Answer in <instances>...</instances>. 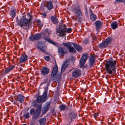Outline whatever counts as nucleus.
I'll use <instances>...</instances> for the list:
<instances>
[{"instance_id":"nucleus-1","label":"nucleus","mask_w":125,"mask_h":125,"mask_svg":"<svg viewBox=\"0 0 125 125\" xmlns=\"http://www.w3.org/2000/svg\"><path fill=\"white\" fill-rule=\"evenodd\" d=\"M32 16L30 14L23 16L20 20L18 21L17 25L21 27H26L27 28H29L31 24V21Z\"/></svg>"},{"instance_id":"nucleus-2","label":"nucleus","mask_w":125,"mask_h":125,"mask_svg":"<svg viewBox=\"0 0 125 125\" xmlns=\"http://www.w3.org/2000/svg\"><path fill=\"white\" fill-rule=\"evenodd\" d=\"M62 44L63 46L68 49L69 51L72 53L73 54L76 52L74 48L73 47H72V44L78 52H81L82 51L83 48L80 45L77 44L76 43L68 42H63Z\"/></svg>"},{"instance_id":"nucleus-3","label":"nucleus","mask_w":125,"mask_h":125,"mask_svg":"<svg viewBox=\"0 0 125 125\" xmlns=\"http://www.w3.org/2000/svg\"><path fill=\"white\" fill-rule=\"evenodd\" d=\"M116 63V60H113L108 61L106 62L105 65V68L107 73L111 74L115 72Z\"/></svg>"},{"instance_id":"nucleus-4","label":"nucleus","mask_w":125,"mask_h":125,"mask_svg":"<svg viewBox=\"0 0 125 125\" xmlns=\"http://www.w3.org/2000/svg\"><path fill=\"white\" fill-rule=\"evenodd\" d=\"M42 108V106L41 105H39L36 109V113L35 109L32 108L31 109L30 111V113L31 115H32V119L35 120L40 115Z\"/></svg>"},{"instance_id":"nucleus-5","label":"nucleus","mask_w":125,"mask_h":125,"mask_svg":"<svg viewBox=\"0 0 125 125\" xmlns=\"http://www.w3.org/2000/svg\"><path fill=\"white\" fill-rule=\"evenodd\" d=\"M66 27L65 24H59V28L56 29L57 33H59V35L60 36H65L66 34L65 33V29Z\"/></svg>"},{"instance_id":"nucleus-6","label":"nucleus","mask_w":125,"mask_h":125,"mask_svg":"<svg viewBox=\"0 0 125 125\" xmlns=\"http://www.w3.org/2000/svg\"><path fill=\"white\" fill-rule=\"evenodd\" d=\"M44 31L45 33L48 34V35H47V37H46V34H45L44 32L42 33V34H43L44 36V39L46 41L50 42V43H51L54 45L55 46H57L58 44H57L48 37H49V35L51 33V31L48 30V29H46L44 30Z\"/></svg>"},{"instance_id":"nucleus-7","label":"nucleus","mask_w":125,"mask_h":125,"mask_svg":"<svg viewBox=\"0 0 125 125\" xmlns=\"http://www.w3.org/2000/svg\"><path fill=\"white\" fill-rule=\"evenodd\" d=\"M77 116V114L76 113L73 111L69 112L67 116V118L69 121L67 124L70 125L73 119H75Z\"/></svg>"},{"instance_id":"nucleus-8","label":"nucleus","mask_w":125,"mask_h":125,"mask_svg":"<svg viewBox=\"0 0 125 125\" xmlns=\"http://www.w3.org/2000/svg\"><path fill=\"white\" fill-rule=\"evenodd\" d=\"M88 57V54L87 53L83 54L80 60L79 66L81 68H83L84 65Z\"/></svg>"},{"instance_id":"nucleus-9","label":"nucleus","mask_w":125,"mask_h":125,"mask_svg":"<svg viewBox=\"0 0 125 125\" xmlns=\"http://www.w3.org/2000/svg\"><path fill=\"white\" fill-rule=\"evenodd\" d=\"M112 41L111 38L108 37L102 43L99 44L98 45V47L101 49L106 48L108 45L111 43Z\"/></svg>"},{"instance_id":"nucleus-10","label":"nucleus","mask_w":125,"mask_h":125,"mask_svg":"<svg viewBox=\"0 0 125 125\" xmlns=\"http://www.w3.org/2000/svg\"><path fill=\"white\" fill-rule=\"evenodd\" d=\"M47 90L46 89L45 90L42 96L40 95L37 97L36 101L37 102L40 103L42 101V102H45L47 95Z\"/></svg>"},{"instance_id":"nucleus-11","label":"nucleus","mask_w":125,"mask_h":125,"mask_svg":"<svg viewBox=\"0 0 125 125\" xmlns=\"http://www.w3.org/2000/svg\"><path fill=\"white\" fill-rule=\"evenodd\" d=\"M82 74L81 70L79 69H76L73 70L72 73V77L77 78L80 77Z\"/></svg>"},{"instance_id":"nucleus-12","label":"nucleus","mask_w":125,"mask_h":125,"mask_svg":"<svg viewBox=\"0 0 125 125\" xmlns=\"http://www.w3.org/2000/svg\"><path fill=\"white\" fill-rule=\"evenodd\" d=\"M41 37V34L38 33L33 35H31L29 37V39L31 41H33L39 40Z\"/></svg>"},{"instance_id":"nucleus-13","label":"nucleus","mask_w":125,"mask_h":125,"mask_svg":"<svg viewBox=\"0 0 125 125\" xmlns=\"http://www.w3.org/2000/svg\"><path fill=\"white\" fill-rule=\"evenodd\" d=\"M51 104L50 101H48L44 104L42 110V113L43 114H45L48 111L50 108Z\"/></svg>"},{"instance_id":"nucleus-14","label":"nucleus","mask_w":125,"mask_h":125,"mask_svg":"<svg viewBox=\"0 0 125 125\" xmlns=\"http://www.w3.org/2000/svg\"><path fill=\"white\" fill-rule=\"evenodd\" d=\"M72 11L77 14L76 15L81 16L82 15V13L80 10V7L79 6H75L74 8H73Z\"/></svg>"},{"instance_id":"nucleus-15","label":"nucleus","mask_w":125,"mask_h":125,"mask_svg":"<svg viewBox=\"0 0 125 125\" xmlns=\"http://www.w3.org/2000/svg\"><path fill=\"white\" fill-rule=\"evenodd\" d=\"M52 2L50 1L46 2L44 4V6L47 9L51 10L53 8Z\"/></svg>"},{"instance_id":"nucleus-16","label":"nucleus","mask_w":125,"mask_h":125,"mask_svg":"<svg viewBox=\"0 0 125 125\" xmlns=\"http://www.w3.org/2000/svg\"><path fill=\"white\" fill-rule=\"evenodd\" d=\"M65 48L64 47H60L58 49V53L60 56H63L64 54L67 52L66 51H64Z\"/></svg>"},{"instance_id":"nucleus-17","label":"nucleus","mask_w":125,"mask_h":125,"mask_svg":"<svg viewBox=\"0 0 125 125\" xmlns=\"http://www.w3.org/2000/svg\"><path fill=\"white\" fill-rule=\"evenodd\" d=\"M58 70V67L57 64L54 66L51 73L52 76H54L56 75L57 74Z\"/></svg>"},{"instance_id":"nucleus-18","label":"nucleus","mask_w":125,"mask_h":125,"mask_svg":"<svg viewBox=\"0 0 125 125\" xmlns=\"http://www.w3.org/2000/svg\"><path fill=\"white\" fill-rule=\"evenodd\" d=\"M51 77L52 81H59L61 79L62 75L58 74L56 76H52Z\"/></svg>"},{"instance_id":"nucleus-19","label":"nucleus","mask_w":125,"mask_h":125,"mask_svg":"<svg viewBox=\"0 0 125 125\" xmlns=\"http://www.w3.org/2000/svg\"><path fill=\"white\" fill-rule=\"evenodd\" d=\"M20 60V63L24 62L28 60L27 56L25 54H22L21 56Z\"/></svg>"},{"instance_id":"nucleus-20","label":"nucleus","mask_w":125,"mask_h":125,"mask_svg":"<svg viewBox=\"0 0 125 125\" xmlns=\"http://www.w3.org/2000/svg\"><path fill=\"white\" fill-rule=\"evenodd\" d=\"M41 72L43 75H46L49 73V70L47 68L44 67L42 69Z\"/></svg>"},{"instance_id":"nucleus-21","label":"nucleus","mask_w":125,"mask_h":125,"mask_svg":"<svg viewBox=\"0 0 125 125\" xmlns=\"http://www.w3.org/2000/svg\"><path fill=\"white\" fill-rule=\"evenodd\" d=\"M89 60L90 65L91 66H93L95 62V57L94 56L91 55L89 58Z\"/></svg>"},{"instance_id":"nucleus-22","label":"nucleus","mask_w":125,"mask_h":125,"mask_svg":"<svg viewBox=\"0 0 125 125\" xmlns=\"http://www.w3.org/2000/svg\"><path fill=\"white\" fill-rule=\"evenodd\" d=\"M57 16L56 15L51 16V19L53 23L55 24H57L58 23L57 19L56 18Z\"/></svg>"},{"instance_id":"nucleus-23","label":"nucleus","mask_w":125,"mask_h":125,"mask_svg":"<svg viewBox=\"0 0 125 125\" xmlns=\"http://www.w3.org/2000/svg\"><path fill=\"white\" fill-rule=\"evenodd\" d=\"M94 24L96 26V30L98 31L102 26V23L100 21H97L95 22Z\"/></svg>"},{"instance_id":"nucleus-24","label":"nucleus","mask_w":125,"mask_h":125,"mask_svg":"<svg viewBox=\"0 0 125 125\" xmlns=\"http://www.w3.org/2000/svg\"><path fill=\"white\" fill-rule=\"evenodd\" d=\"M24 96L22 94L18 95L17 97V100L20 103H22L24 102Z\"/></svg>"},{"instance_id":"nucleus-25","label":"nucleus","mask_w":125,"mask_h":125,"mask_svg":"<svg viewBox=\"0 0 125 125\" xmlns=\"http://www.w3.org/2000/svg\"><path fill=\"white\" fill-rule=\"evenodd\" d=\"M15 66L14 65H11L5 69L4 73H7L10 71L11 70L14 68Z\"/></svg>"},{"instance_id":"nucleus-26","label":"nucleus","mask_w":125,"mask_h":125,"mask_svg":"<svg viewBox=\"0 0 125 125\" xmlns=\"http://www.w3.org/2000/svg\"><path fill=\"white\" fill-rule=\"evenodd\" d=\"M46 121L45 118H42L40 119L39 121L40 125H45Z\"/></svg>"},{"instance_id":"nucleus-27","label":"nucleus","mask_w":125,"mask_h":125,"mask_svg":"<svg viewBox=\"0 0 125 125\" xmlns=\"http://www.w3.org/2000/svg\"><path fill=\"white\" fill-rule=\"evenodd\" d=\"M67 63V61H65L64 63L62 65L61 70V72H63L68 66V65Z\"/></svg>"},{"instance_id":"nucleus-28","label":"nucleus","mask_w":125,"mask_h":125,"mask_svg":"<svg viewBox=\"0 0 125 125\" xmlns=\"http://www.w3.org/2000/svg\"><path fill=\"white\" fill-rule=\"evenodd\" d=\"M111 27L113 29H115L118 27V24L116 21L113 22L111 24Z\"/></svg>"},{"instance_id":"nucleus-29","label":"nucleus","mask_w":125,"mask_h":125,"mask_svg":"<svg viewBox=\"0 0 125 125\" xmlns=\"http://www.w3.org/2000/svg\"><path fill=\"white\" fill-rule=\"evenodd\" d=\"M16 11L15 9H13L11 10L10 13V15L13 18H14L16 15Z\"/></svg>"},{"instance_id":"nucleus-30","label":"nucleus","mask_w":125,"mask_h":125,"mask_svg":"<svg viewBox=\"0 0 125 125\" xmlns=\"http://www.w3.org/2000/svg\"><path fill=\"white\" fill-rule=\"evenodd\" d=\"M90 18L91 21L93 22L96 19V16L94 14H91L90 15Z\"/></svg>"},{"instance_id":"nucleus-31","label":"nucleus","mask_w":125,"mask_h":125,"mask_svg":"<svg viewBox=\"0 0 125 125\" xmlns=\"http://www.w3.org/2000/svg\"><path fill=\"white\" fill-rule=\"evenodd\" d=\"M80 16L76 15L75 21L79 22H81L82 19L80 17Z\"/></svg>"},{"instance_id":"nucleus-32","label":"nucleus","mask_w":125,"mask_h":125,"mask_svg":"<svg viewBox=\"0 0 125 125\" xmlns=\"http://www.w3.org/2000/svg\"><path fill=\"white\" fill-rule=\"evenodd\" d=\"M59 108L61 111H63L65 109L66 107L65 105L62 104L60 105Z\"/></svg>"},{"instance_id":"nucleus-33","label":"nucleus","mask_w":125,"mask_h":125,"mask_svg":"<svg viewBox=\"0 0 125 125\" xmlns=\"http://www.w3.org/2000/svg\"><path fill=\"white\" fill-rule=\"evenodd\" d=\"M23 117L25 119H28L30 117V114L28 113L24 114L23 115Z\"/></svg>"},{"instance_id":"nucleus-34","label":"nucleus","mask_w":125,"mask_h":125,"mask_svg":"<svg viewBox=\"0 0 125 125\" xmlns=\"http://www.w3.org/2000/svg\"><path fill=\"white\" fill-rule=\"evenodd\" d=\"M37 101L36 100H34L32 103V106L34 107H36L37 105Z\"/></svg>"},{"instance_id":"nucleus-35","label":"nucleus","mask_w":125,"mask_h":125,"mask_svg":"<svg viewBox=\"0 0 125 125\" xmlns=\"http://www.w3.org/2000/svg\"><path fill=\"white\" fill-rule=\"evenodd\" d=\"M89 40L88 38H85L83 41V43L85 44H87L89 42Z\"/></svg>"},{"instance_id":"nucleus-36","label":"nucleus","mask_w":125,"mask_h":125,"mask_svg":"<svg viewBox=\"0 0 125 125\" xmlns=\"http://www.w3.org/2000/svg\"><path fill=\"white\" fill-rule=\"evenodd\" d=\"M36 22L37 23V24L40 26H42V24L41 23V21L39 20H37L36 21Z\"/></svg>"},{"instance_id":"nucleus-37","label":"nucleus","mask_w":125,"mask_h":125,"mask_svg":"<svg viewBox=\"0 0 125 125\" xmlns=\"http://www.w3.org/2000/svg\"><path fill=\"white\" fill-rule=\"evenodd\" d=\"M37 49L39 51L42 52H45V51L44 50L39 47L38 46H37L36 47Z\"/></svg>"},{"instance_id":"nucleus-38","label":"nucleus","mask_w":125,"mask_h":125,"mask_svg":"<svg viewBox=\"0 0 125 125\" xmlns=\"http://www.w3.org/2000/svg\"><path fill=\"white\" fill-rule=\"evenodd\" d=\"M65 33H66V32L68 33H70L72 31V29L71 28H69L65 29Z\"/></svg>"},{"instance_id":"nucleus-39","label":"nucleus","mask_w":125,"mask_h":125,"mask_svg":"<svg viewBox=\"0 0 125 125\" xmlns=\"http://www.w3.org/2000/svg\"><path fill=\"white\" fill-rule=\"evenodd\" d=\"M99 113L97 112L96 113H94L93 114L94 116L95 119H96L97 117L99 115Z\"/></svg>"},{"instance_id":"nucleus-40","label":"nucleus","mask_w":125,"mask_h":125,"mask_svg":"<svg viewBox=\"0 0 125 125\" xmlns=\"http://www.w3.org/2000/svg\"><path fill=\"white\" fill-rule=\"evenodd\" d=\"M44 59L47 61H48L50 60V58L49 56H47L44 57Z\"/></svg>"},{"instance_id":"nucleus-41","label":"nucleus","mask_w":125,"mask_h":125,"mask_svg":"<svg viewBox=\"0 0 125 125\" xmlns=\"http://www.w3.org/2000/svg\"><path fill=\"white\" fill-rule=\"evenodd\" d=\"M48 80V78H47L45 79L44 80V81L43 82H42L41 83V84L42 85V84L45 83Z\"/></svg>"},{"instance_id":"nucleus-42","label":"nucleus","mask_w":125,"mask_h":125,"mask_svg":"<svg viewBox=\"0 0 125 125\" xmlns=\"http://www.w3.org/2000/svg\"><path fill=\"white\" fill-rule=\"evenodd\" d=\"M52 115L54 116H55L56 115V114L55 112V110L54 109H53L52 111Z\"/></svg>"},{"instance_id":"nucleus-43","label":"nucleus","mask_w":125,"mask_h":125,"mask_svg":"<svg viewBox=\"0 0 125 125\" xmlns=\"http://www.w3.org/2000/svg\"><path fill=\"white\" fill-rule=\"evenodd\" d=\"M116 0L119 3H121L124 2L125 0Z\"/></svg>"},{"instance_id":"nucleus-44","label":"nucleus","mask_w":125,"mask_h":125,"mask_svg":"<svg viewBox=\"0 0 125 125\" xmlns=\"http://www.w3.org/2000/svg\"><path fill=\"white\" fill-rule=\"evenodd\" d=\"M85 14L87 16H88V13L87 11V8H85Z\"/></svg>"},{"instance_id":"nucleus-45","label":"nucleus","mask_w":125,"mask_h":125,"mask_svg":"<svg viewBox=\"0 0 125 125\" xmlns=\"http://www.w3.org/2000/svg\"><path fill=\"white\" fill-rule=\"evenodd\" d=\"M89 13H90L91 14H93V13L91 9V8H90L89 9Z\"/></svg>"},{"instance_id":"nucleus-46","label":"nucleus","mask_w":125,"mask_h":125,"mask_svg":"<svg viewBox=\"0 0 125 125\" xmlns=\"http://www.w3.org/2000/svg\"><path fill=\"white\" fill-rule=\"evenodd\" d=\"M42 15L43 16L45 17L46 16V14L45 13H43Z\"/></svg>"},{"instance_id":"nucleus-47","label":"nucleus","mask_w":125,"mask_h":125,"mask_svg":"<svg viewBox=\"0 0 125 125\" xmlns=\"http://www.w3.org/2000/svg\"><path fill=\"white\" fill-rule=\"evenodd\" d=\"M30 125H33V123L32 122H31L30 123Z\"/></svg>"},{"instance_id":"nucleus-48","label":"nucleus","mask_w":125,"mask_h":125,"mask_svg":"<svg viewBox=\"0 0 125 125\" xmlns=\"http://www.w3.org/2000/svg\"><path fill=\"white\" fill-rule=\"evenodd\" d=\"M22 69H23L22 67H20V71H21L22 70Z\"/></svg>"},{"instance_id":"nucleus-49","label":"nucleus","mask_w":125,"mask_h":125,"mask_svg":"<svg viewBox=\"0 0 125 125\" xmlns=\"http://www.w3.org/2000/svg\"><path fill=\"white\" fill-rule=\"evenodd\" d=\"M96 38L95 37L94 38V40H96Z\"/></svg>"},{"instance_id":"nucleus-50","label":"nucleus","mask_w":125,"mask_h":125,"mask_svg":"<svg viewBox=\"0 0 125 125\" xmlns=\"http://www.w3.org/2000/svg\"><path fill=\"white\" fill-rule=\"evenodd\" d=\"M55 64H56V61L55 60Z\"/></svg>"},{"instance_id":"nucleus-51","label":"nucleus","mask_w":125,"mask_h":125,"mask_svg":"<svg viewBox=\"0 0 125 125\" xmlns=\"http://www.w3.org/2000/svg\"><path fill=\"white\" fill-rule=\"evenodd\" d=\"M22 125H27L26 124H23Z\"/></svg>"}]
</instances>
